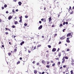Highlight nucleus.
<instances>
[{"mask_svg":"<svg viewBox=\"0 0 74 74\" xmlns=\"http://www.w3.org/2000/svg\"><path fill=\"white\" fill-rule=\"evenodd\" d=\"M71 36V37H73V36H72V35H71V33L70 32L69 33H68L66 35L67 37H69V36Z\"/></svg>","mask_w":74,"mask_h":74,"instance_id":"obj_1","label":"nucleus"},{"mask_svg":"<svg viewBox=\"0 0 74 74\" xmlns=\"http://www.w3.org/2000/svg\"><path fill=\"white\" fill-rule=\"evenodd\" d=\"M69 39H70L69 38H66V42H68V43H70V40H69Z\"/></svg>","mask_w":74,"mask_h":74,"instance_id":"obj_2","label":"nucleus"},{"mask_svg":"<svg viewBox=\"0 0 74 74\" xmlns=\"http://www.w3.org/2000/svg\"><path fill=\"white\" fill-rule=\"evenodd\" d=\"M62 64L64 63V62H65V59H64V57H63V59H62Z\"/></svg>","mask_w":74,"mask_h":74,"instance_id":"obj_3","label":"nucleus"},{"mask_svg":"<svg viewBox=\"0 0 74 74\" xmlns=\"http://www.w3.org/2000/svg\"><path fill=\"white\" fill-rule=\"evenodd\" d=\"M36 49V46H35V47H34L33 46H32V49H33V50H34V49Z\"/></svg>","mask_w":74,"mask_h":74,"instance_id":"obj_4","label":"nucleus"},{"mask_svg":"<svg viewBox=\"0 0 74 74\" xmlns=\"http://www.w3.org/2000/svg\"><path fill=\"white\" fill-rule=\"evenodd\" d=\"M51 17L50 16V18H49L48 19L49 22H50L51 21H52V18H51Z\"/></svg>","mask_w":74,"mask_h":74,"instance_id":"obj_5","label":"nucleus"},{"mask_svg":"<svg viewBox=\"0 0 74 74\" xmlns=\"http://www.w3.org/2000/svg\"><path fill=\"white\" fill-rule=\"evenodd\" d=\"M42 27V25H40V26L38 28V30H40V29H41Z\"/></svg>","mask_w":74,"mask_h":74,"instance_id":"obj_6","label":"nucleus"},{"mask_svg":"<svg viewBox=\"0 0 74 74\" xmlns=\"http://www.w3.org/2000/svg\"><path fill=\"white\" fill-rule=\"evenodd\" d=\"M56 48H54L52 50V51H53V52H55L56 51Z\"/></svg>","mask_w":74,"mask_h":74,"instance_id":"obj_7","label":"nucleus"},{"mask_svg":"<svg viewBox=\"0 0 74 74\" xmlns=\"http://www.w3.org/2000/svg\"><path fill=\"white\" fill-rule=\"evenodd\" d=\"M42 62L43 64H45V61H44V60H42Z\"/></svg>","mask_w":74,"mask_h":74,"instance_id":"obj_8","label":"nucleus"},{"mask_svg":"<svg viewBox=\"0 0 74 74\" xmlns=\"http://www.w3.org/2000/svg\"><path fill=\"white\" fill-rule=\"evenodd\" d=\"M12 18V17L11 16H10L9 17H8V19L9 20H10Z\"/></svg>","mask_w":74,"mask_h":74,"instance_id":"obj_9","label":"nucleus"},{"mask_svg":"<svg viewBox=\"0 0 74 74\" xmlns=\"http://www.w3.org/2000/svg\"><path fill=\"white\" fill-rule=\"evenodd\" d=\"M34 74H37V71L36 70H34Z\"/></svg>","mask_w":74,"mask_h":74,"instance_id":"obj_10","label":"nucleus"},{"mask_svg":"<svg viewBox=\"0 0 74 74\" xmlns=\"http://www.w3.org/2000/svg\"><path fill=\"white\" fill-rule=\"evenodd\" d=\"M24 43H25V42L23 41L20 43L21 45H22L23 44H24Z\"/></svg>","mask_w":74,"mask_h":74,"instance_id":"obj_11","label":"nucleus"},{"mask_svg":"<svg viewBox=\"0 0 74 74\" xmlns=\"http://www.w3.org/2000/svg\"><path fill=\"white\" fill-rule=\"evenodd\" d=\"M14 24H15V25H17V24H18V22L17 21H15Z\"/></svg>","mask_w":74,"mask_h":74,"instance_id":"obj_12","label":"nucleus"},{"mask_svg":"<svg viewBox=\"0 0 74 74\" xmlns=\"http://www.w3.org/2000/svg\"><path fill=\"white\" fill-rule=\"evenodd\" d=\"M20 20L19 21V22H22V18H20Z\"/></svg>","mask_w":74,"mask_h":74,"instance_id":"obj_13","label":"nucleus"},{"mask_svg":"<svg viewBox=\"0 0 74 74\" xmlns=\"http://www.w3.org/2000/svg\"><path fill=\"white\" fill-rule=\"evenodd\" d=\"M18 3L19 5H21V4H22V3H21V2H18Z\"/></svg>","mask_w":74,"mask_h":74,"instance_id":"obj_14","label":"nucleus"},{"mask_svg":"<svg viewBox=\"0 0 74 74\" xmlns=\"http://www.w3.org/2000/svg\"><path fill=\"white\" fill-rule=\"evenodd\" d=\"M61 55H62V54H61V53H58V56L59 57H60V56H61Z\"/></svg>","mask_w":74,"mask_h":74,"instance_id":"obj_15","label":"nucleus"},{"mask_svg":"<svg viewBox=\"0 0 74 74\" xmlns=\"http://www.w3.org/2000/svg\"><path fill=\"white\" fill-rule=\"evenodd\" d=\"M41 47V45H38L37 47V49H38V47Z\"/></svg>","mask_w":74,"mask_h":74,"instance_id":"obj_16","label":"nucleus"},{"mask_svg":"<svg viewBox=\"0 0 74 74\" xmlns=\"http://www.w3.org/2000/svg\"><path fill=\"white\" fill-rule=\"evenodd\" d=\"M73 12H73V10H71V12H70V14H73Z\"/></svg>","mask_w":74,"mask_h":74,"instance_id":"obj_17","label":"nucleus"},{"mask_svg":"<svg viewBox=\"0 0 74 74\" xmlns=\"http://www.w3.org/2000/svg\"><path fill=\"white\" fill-rule=\"evenodd\" d=\"M58 65H60V61H59L58 63H57Z\"/></svg>","mask_w":74,"mask_h":74,"instance_id":"obj_18","label":"nucleus"},{"mask_svg":"<svg viewBox=\"0 0 74 74\" xmlns=\"http://www.w3.org/2000/svg\"><path fill=\"white\" fill-rule=\"evenodd\" d=\"M7 7V5L6 4H5L4 5V7L5 8H6V7Z\"/></svg>","mask_w":74,"mask_h":74,"instance_id":"obj_19","label":"nucleus"},{"mask_svg":"<svg viewBox=\"0 0 74 74\" xmlns=\"http://www.w3.org/2000/svg\"><path fill=\"white\" fill-rule=\"evenodd\" d=\"M71 10V6H70V8H69V11H70V10Z\"/></svg>","mask_w":74,"mask_h":74,"instance_id":"obj_20","label":"nucleus"},{"mask_svg":"<svg viewBox=\"0 0 74 74\" xmlns=\"http://www.w3.org/2000/svg\"><path fill=\"white\" fill-rule=\"evenodd\" d=\"M62 26H63V24H62L61 23L59 26V27H61Z\"/></svg>","mask_w":74,"mask_h":74,"instance_id":"obj_21","label":"nucleus"},{"mask_svg":"<svg viewBox=\"0 0 74 74\" xmlns=\"http://www.w3.org/2000/svg\"><path fill=\"white\" fill-rule=\"evenodd\" d=\"M20 61H18L17 62V64H20Z\"/></svg>","mask_w":74,"mask_h":74,"instance_id":"obj_22","label":"nucleus"},{"mask_svg":"<svg viewBox=\"0 0 74 74\" xmlns=\"http://www.w3.org/2000/svg\"><path fill=\"white\" fill-rule=\"evenodd\" d=\"M49 66L50 65H47L46 66V67H47V68H49Z\"/></svg>","mask_w":74,"mask_h":74,"instance_id":"obj_23","label":"nucleus"},{"mask_svg":"<svg viewBox=\"0 0 74 74\" xmlns=\"http://www.w3.org/2000/svg\"><path fill=\"white\" fill-rule=\"evenodd\" d=\"M63 67H64V68H65V67H67V65H64L63 66Z\"/></svg>","mask_w":74,"mask_h":74,"instance_id":"obj_24","label":"nucleus"},{"mask_svg":"<svg viewBox=\"0 0 74 74\" xmlns=\"http://www.w3.org/2000/svg\"><path fill=\"white\" fill-rule=\"evenodd\" d=\"M48 47H49V48H51V46L50 45H48Z\"/></svg>","mask_w":74,"mask_h":74,"instance_id":"obj_25","label":"nucleus"},{"mask_svg":"<svg viewBox=\"0 0 74 74\" xmlns=\"http://www.w3.org/2000/svg\"><path fill=\"white\" fill-rule=\"evenodd\" d=\"M8 55L9 56H10L11 55V53H8Z\"/></svg>","mask_w":74,"mask_h":74,"instance_id":"obj_26","label":"nucleus"},{"mask_svg":"<svg viewBox=\"0 0 74 74\" xmlns=\"http://www.w3.org/2000/svg\"><path fill=\"white\" fill-rule=\"evenodd\" d=\"M14 51L15 52H16V51H17V49H14Z\"/></svg>","mask_w":74,"mask_h":74,"instance_id":"obj_27","label":"nucleus"},{"mask_svg":"<svg viewBox=\"0 0 74 74\" xmlns=\"http://www.w3.org/2000/svg\"><path fill=\"white\" fill-rule=\"evenodd\" d=\"M71 74H73V71H71Z\"/></svg>","mask_w":74,"mask_h":74,"instance_id":"obj_28","label":"nucleus"},{"mask_svg":"<svg viewBox=\"0 0 74 74\" xmlns=\"http://www.w3.org/2000/svg\"><path fill=\"white\" fill-rule=\"evenodd\" d=\"M55 66V63H54L53 64H52V66L53 67L54 66Z\"/></svg>","mask_w":74,"mask_h":74,"instance_id":"obj_29","label":"nucleus"},{"mask_svg":"<svg viewBox=\"0 0 74 74\" xmlns=\"http://www.w3.org/2000/svg\"><path fill=\"white\" fill-rule=\"evenodd\" d=\"M65 58L66 59H69V58L68 57H65Z\"/></svg>","mask_w":74,"mask_h":74,"instance_id":"obj_30","label":"nucleus"},{"mask_svg":"<svg viewBox=\"0 0 74 74\" xmlns=\"http://www.w3.org/2000/svg\"><path fill=\"white\" fill-rule=\"evenodd\" d=\"M35 63H36V61H35L32 62V63H33V64H35Z\"/></svg>","mask_w":74,"mask_h":74,"instance_id":"obj_31","label":"nucleus"},{"mask_svg":"<svg viewBox=\"0 0 74 74\" xmlns=\"http://www.w3.org/2000/svg\"><path fill=\"white\" fill-rule=\"evenodd\" d=\"M12 27L13 28H15V27H15V26H14V25H13L12 26Z\"/></svg>","mask_w":74,"mask_h":74,"instance_id":"obj_32","label":"nucleus"},{"mask_svg":"<svg viewBox=\"0 0 74 74\" xmlns=\"http://www.w3.org/2000/svg\"><path fill=\"white\" fill-rule=\"evenodd\" d=\"M40 64V63L38 62L36 64V65L37 66H38V65H39Z\"/></svg>","mask_w":74,"mask_h":74,"instance_id":"obj_33","label":"nucleus"},{"mask_svg":"<svg viewBox=\"0 0 74 74\" xmlns=\"http://www.w3.org/2000/svg\"><path fill=\"white\" fill-rule=\"evenodd\" d=\"M74 62H72L71 63V65H72V66H73V65H74Z\"/></svg>","mask_w":74,"mask_h":74,"instance_id":"obj_34","label":"nucleus"},{"mask_svg":"<svg viewBox=\"0 0 74 74\" xmlns=\"http://www.w3.org/2000/svg\"><path fill=\"white\" fill-rule=\"evenodd\" d=\"M14 9H13L12 10V12H14V13H15V11H14Z\"/></svg>","mask_w":74,"mask_h":74,"instance_id":"obj_35","label":"nucleus"},{"mask_svg":"<svg viewBox=\"0 0 74 74\" xmlns=\"http://www.w3.org/2000/svg\"><path fill=\"white\" fill-rule=\"evenodd\" d=\"M56 60H59V58H56Z\"/></svg>","mask_w":74,"mask_h":74,"instance_id":"obj_36","label":"nucleus"},{"mask_svg":"<svg viewBox=\"0 0 74 74\" xmlns=\"http://www.w3.org/2000/svg\"><path fill=\"white\" fill-rule=\"evenodd\" d=\"M27 24L25 23V24H24V26H27Z\"/></svg>","mask_w":74,"mask_h":74,"instance_id":"obj_37","label":"nucleus"},{"mask_svg":"<svg viewBox=\"0 0 74 74\" xmlns=\"http://www.w3.org/2000/svg\"><path fill=\"white\" fill-rule=\"evenodd\" d=\"M57 34H54V37H55V36H57Z\"/></svg>","mask_w":74,"mask_h":74,"instance_id":"obj_38","label":"nucleus"},{"mask_svg":"<svg viewBox=\"0 0 74 74\" xmlns=\"http://www.w3.org/2000/svg\"><path fill=\"white\" fill-rule=\"evenodd\" d=\"M65 24H66V23L64 21V23H63V25H64Z\"/></svg>","mask_w":74,"mask_h":74,"instance_id":"obj_39","label":"nucleus"},{"mask_svg":"<svg viewBox=\"0 0 74 74\" xmlns=\"http://www.w3.org/2000/svg\"><path fill=\"white\" fill-rule=\"evenodd\" d=\"M25 18H28V16H25Z\"/></svg>","mask_w":74,"mask_h":74,"instance_id":"obj_40","label":"nucleus"},{"mask_svg":"<svg viewBox=\"0 0 74 74\" xmlns=\"http://www.w3.org/2000/svg\"><path fill=\"white\" fill-rule=\"evenodd\" d=\"M44 18H42L41 19V21H44Z\"/></svg>","mask_w":74,"mask_h":74,"instance_id":"obj_41","label":"nucleus"},{"mask_svg":"<svg viewBox=\"0 0 74 74\" xmlns=\"http://www.w3.org/2000/svg\"><path fill=\"white\" fill-rule=\"evenodd\" d=\"M63 69V67H62V66H61L60 68V69Z\"/></svg>","mask_w":74,"mask_h":74,"instance_id":"obj_42","label":"nucleus"},{"mask_svg":"<svg viewBox=\"0 0 74 74\" xmlns=\"http://www.w3.org/2000/svg\"><path fill=\"white\" fill-rule=\"evenodd\" d=\"M64 30H66V29H64L63 30V32H64Z\"/></svg>","mask_w":74,"mask_h":74,"instance_id":"obj_43","label":"nucleus"},{"mask_svg":"<svg viewBox=\"0 0 74 74\" xmlns=\"http://www.w3.org/2000/svg\"><path fill=\"white\" fill-rule=\"evenodd\" d=\"M51 27H55V25H53L51 26Z\"/></svg>","mask_w":74,"mask_h":74,"instance_id":"obj_44","label":"nucleus"},{"mask_svg":"<svg viewBox=\"0 0 74 74\" xmlns=\"http://www.w3.org/2000/svg\"><path fill=\"white\" fill-rule=\"evenodd\" d=\"M8 34V32H5V34L6 35H7V34Z\"/></svg>","mask_w":74,"mask_h":74,"instance_id":"obj_45","label":"nucleus"},{"mask_svg":"<svg viewBox=\"0 0 74 74\" xmlns=\"http://www.w3.org/2000/svg\"><path fill=\"white\" fill-rule=\"evenodd\" d=\"M70 51V49H67V51Z\"/></svg>","mask_w":74,"mask_h":74,"instance_id":"obj_46","label":"nucleus"},{"mask_svg":"<svg viewBox=\"0 0 74 74\" xmlns=\"http://www.w3.org/2000/svg\"><path fill=\"white\" fill-rule=\"evenodd\" d=\"M8 11H7L6 12V14H8Z\"/></svg>","mask_w":74,"mask_h":74,"instance_id":"obj_47","label":"nucleus"},{"mask_svg":"<svg viewBox=\"0 0 74 74\" xmlns=\"http://www.w3.org/2000/svg\"><path fill=\"white\" fill-rule=\"evenodd\" d=\"M61 43H62V42L60 41L59 42V44H61Z\"/></svg>","mask_w":74,"mask_h":74,"instance_id":"obj_48","label":"nucleus"},{"mask_svg":"<svg viewBox=\"0 0 74 74\" xmlns=\"http://www.w3.org/2000/svg\"><path fill=\"white\" fill-rule=\"evenodd\" d=\"M2 10H4V8L3 7H2Z\"/></svg>","mask_w":74,"mask_h":74,"instance_id":"obj_49","label":"nucleus"},{"mask_svg":"<svg viewBox=\"0 0 74 74\" xmlns=\"http://www.w3.org/2000/svg\"><path fill=\"white\" fill-rule=\"evenodd\" d=\"M9 44H10V45H11L12 44H11V42H9Z\"/></svg>","mask_w":74,"mask_h":74,"instance_id":"obj_50","label":"nucleus"},{"mask_svg":"<svg viewBox=\"0 0 74 74\" xmlns=\"http://www.w3.org/2000/svg\"><path fill=\"white\" fill-rule=\"evenodd\" d=\"M59 49H59V48H58V49L57 50L58 52H59Z\"/></svg>","mask_w":74,"mask_h":74,"instance_id":"obj_51","label":"nucleus"},{"mask_svg":"<svg viewBox=\"0 0 74 74\" xmlns=\"http://www.w3.org/2000/svg\"><path fill=\"white\" fill-rule=\"evenodd\" d=\"M13 1H14V2H16V0H14Z\"/></svg>","mask_w":74,"mask_h":74,"instance_id":"obj_52","label":"nucleus"},{"mask_svg":"<svg viewBox=\"0 0 74 74\" xmlns=\"http://www.w3.org/2000/svg\"><path fill=\"white\" fill-rule=\"evenodd\" d=\"M65 23H66V25H67V24H68V22H66Z\"/></svg>","mask_w":74,"mask_h":74,"instance_id":"obj_53","label":"nucleus"},{"mask_svg":"<svg viewBox=\"0 0 74 74\" xmlns=\"http://www.w3.org/2000/svg\"><path fill=\"white\" fill-rule=\"evenodd\" d=\"M51 63H53V61L52 60H51Z\"/></svg>","mask_w":74,"mask_h":74,"instance_id":"obj_54","label":"nucleus"},{"mask_svg":"<svg viewBox=\"0 0 74 74\" xmlns=\"http://www.w3.org/2000/svg\"><path fill=\"white\" fill-rule=\"evenodd\" d=\"M44 73H45V72H43L42 73V74H44Z\"/></svg>","mask_w":74,"mask_h":74,"instance_id":"obj_55","label":"nucleus"},{"mask_svg":"<svg viewBox=\"0 0 74 74\" xmlns=\"http://www.w3.org/2000/svg\"><path fill=\"white\" fill-rule=\"evenodd\" d=\"M20 60H22V57L20 58Z\"/></svg>","mask_w":74,"mask_h":74,"instance_id":"obj_56","label":"nucleus"},{"mask_svg":"<svg viewBox=\"0 0 74 74\" xmlns=\"http://www.w3.org/2000/svg\"><path fill=\"white\" fill-rule=\"evenodd\" d=\"M16 12H18V10L16 9Z\"/></svg>","mask_w":74,"mask_h":74,"instance_id":"obj_57","label":"nucleus"},{"mask_svg":"<svg viewBox=\"0 0 74 74\" xmlns=\"http://www.w3.org/2000/svg\"><path fill=\"white\" fill-rule=\"evenodd\" d=\"M39 23H41V21H39Z\"/></svg>","mask_w":74,"mask_h":74,"instance_id":"obj_58","label":"nucleus"},{"mask_svg":"<svg viewBox=\"0 0 74 74\" xmlns=\"http://www.w3.org/2000/svg\"><path fill=\"white\" fill-rule=\"evenodd\" d=\"M28 52L29 53H30V52H31V51H28Z\"/></svg>","mask_w":74,"mask_h":74,"instance_id":"obj_59","label":"nucleus"},{"mask_svg":"<svg viewBox=\"0 0 74 74\" xmlns=\"http://www.w3.org/2000/svg\"><path fill=\"white\" fill-rule=\"evenodd\" d=\"M42 38H44V36H42Z\"/></svg>","mask_w":74,"mask_h":74,"instance_id":"obj_60","label":"nucleus"},{"mask_svg":"<svg viewBox=\"0 0 74 74\" xmlns=\"http://www.w3.org/2000/svg\"><path fill=\"white\" fill-rule=\"evenodd\" d=\"M2 47H3V48H4V45H2Z\"/></svg>","mask_w":74,"mask_h":74,"instance_id":"obj_61","label":"nucleus"},{"mask_svg":"<svg viewBox=\"0 0 74 74\" xmlns=\"http://www.w3.org/2000/svg\"><path fill=\"white\" fill-rule=\"evenodd\" d=\"M39 74H41V73L40 72H39Z\"/></svg>","mask_w":74,"mask_h":74,"instance_id":"obj_62","label":"nucleus"},{"mask_svg":"<svg viewBox=\"0 0 74 74\" xmlns=\"http://www.w3.org/2000/svg\"><path fill=\"white\" fill-rule=\"evenodd\" d=\"M46 52H47V53H48V52H49V51L48 50L47 51H46Z\"/></svg>","mask_w":74,"mask_h":74,"instance_id":"obj_63","label":"nucleus"},{"mask_svg":"<svg viewBox=\"0 0 74 74\" xmlns=\"http://www.w3.org/2000/svg\"><path fill=\"white\" fill-rule=\"evenodd\" d=\"M63 74H65V73H66V72L64 71V72H63Z\"/></svg>","mask_w":74,"mask_h":74,"instance_id":"obj_64","label":"nucleus"}]
</instances>
